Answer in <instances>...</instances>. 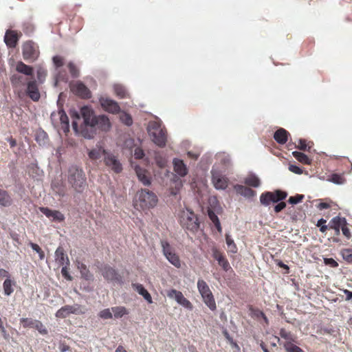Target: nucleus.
Returning <instances> with one entry per match:
<instances>
[{
  "mask_svg": "<svg viewBox=\"0 0 352 352\" xmlns=\"http://www.w3.org/2000/svg\"><path fill=\"white\" fill-rule=\"evenodd\" d=\"M80 114L83 118V122H80L79 113L74 110L70 111L72 118V127L76 134L83 136L85 138L91 139L94 135V122L97 116L94 115L93 109L87 106L80 109Z\"/></svg>",
  "mask_w": 352,
  "mask_h": 352,
  "instance_id": "f257e3e1",
  "label": "nucleus"
},
{
  "mask_svg": "<svg viewBox=\"0 0 352 352\" xmlns=\"http://www.w3.org/2000/svg\"><path fill=\"white\" fill-rule=\"evenodd\" d=\"M179 219L183 228L192 232H196L199 227L197 216L192 210L188 208L184 209L180 212Z\"/></svg>",
  "mask_w": 352,
  "mask_h": 352,
  "instance_id": "f03ea898",
  "label": "nucleus"
},
{
  "mask_svg": "<svg viewBox=\"0 0 352 352\" xmlns=\"http://www.w3.org/2000/svg\"><path fill=\"white\" fill-rule=\"evenodd\" d=\"M197 289L206 305L211 311H214L217 309L216 302L213 294L206 282L203 279H199L197 280Z\"/></svg>",
  "mask_w": 352,
  "mask_h": 352,
  "instance_id": "7ed1b4c3",
  "label": "nucleus"
},
{
  "mask_svg": "<svg viewBox=\"0 0 352 352\" xmlns=\"http://www.w3.org/2000/svg\"><path fill=\"white\" fill-rule=\"evenodd\" d=\"M148 132L155 144L159 146L165 145L166 136L160 124L157 122H151L148 126Z\"/></svg>",
  "mask_w": 352,
  "mask_h": 352,
  "instance_id": "20e7f679",
  "label": "nucleus"
},
{
  "mask_svg": "<svg viewBox=\"0 0 352 352\" xmlns=\"http://www.w3.org/2000/svg\"><path fill=\"white\" fill-rule=\"evenodd\" d=\"M137 204L142 210L155 207L157 203V196L147 190H141L137 193Z\"/></svg>",
  "mask_w": 352,
  "mask_h": 352,
  "instance_id": "39448f33",
  "label": "nucleus"
},
{
  "mask_svg": "<svg viewBox=\"0 0 352 352\" xmlns=\"http://www.w3.org/2000/svg\"><path fill=\"white\" fill-rule=\"evenodd\" d=\"M69 182L76 191H81L85 185L86 180L83 171L76 167H72L69 170Z\"/></svg>",
  "mask_w": 352,
  "mask_h": 352,
  "instance_id": "423d86ee",
  "label": "nucleus"
},
{
  "mask_svg": "<svg viewBox=\"0 0 352 352\" xmlns=\"http://www.w3.org/2000/svg\"><path fill=\"white\" fill-rule=\"evenodd\" d=\"M161 245L162 248L163 254L165 258L177 268L181 267V261L177 254L175 250L166 241H162Z\"/></svg>",
  "mask_w": 352,
  "mask_h": 352,
  "instance_id": "0eeeda50",
  "label": "nucleus"
},
{
  "mask_svg": "<svg viewBox=\"0 0 352 352\" xmlns=\"http://www.w3.org/2000/svg\"><path fill=\"white\" fill-rule=\"evenodd\" d=\"M22 54L25 60L33 63L38 58L40 52L37 44L29 41L23 43Z\"/></svg>",
  "mask_w": 352,
  "mask_h": 352,
  "instance_id": "6e6552de",
  "label": "nucleus"
},
{
  "mask_svg": "<svg viewBox=\"0 0 352 352\" xmlns=\"http://www.w3.org/2000/svg\"><path fill=\"white\" fill-rule=\"evenodd\" d=\"M287 196V193L280 190H276L273 192H266L260 196L261 204L267 206L271 203H277L284 200Z\"/></svg>",
  "mask_w": 352,
  "mask_h": 352,
  "instance_id": "1a4fd4ad",
  "label": "nucleus"
},
{
  "mask_svg": "<svg viewBox=\"0 0 352 352\" xmlns=\"http://www.w3.org/2000/svg\"><path fill=\"white\" fill-rule=\"evenodd\" d=\"M85 313V309L78 304L65 305L58 309L56 313L57 318H65L70 314L80 315Z\"/></svg>",
  "mask_w": 352,
  "mask_h": 352,
  "instance_id": "9d476101",
  "label": "nucleus"
},
{
  "mask_svg": "<svg viewBox=\"0 0 352 352\" xmlns=\"http://www.w3.org/2000/svg\"><path fill=\"white\" fill-rule=\"evenodd\" d=\"M212 182L217 190H224L228 184V179L222 174V171L217 166L212 170Z\"/></svg>",
  "mask_w": 352,
  "mask_h": 352,
  "instance_id": "9b49d317",
  "label": "nucleus"
},
{
  "mask_svg": "<svg viewBox=\"0 0 352 352\" xmlns=\"http://www.w3.org/2000/svg\"><path fill=\"white\" fill-rule=\"evenodd\" d=\"M104 162L107 167L116 173H120L122 169L120 161L111 153L107 152L104 154Z\"/></svg>",
  "mask_w": 352,
  "mask_h": 352,
  "instance_id": "f8f14e48",
  "label": "nucleus"
},
{
  "mask_svg": "<svg viewBox=\"0 0 352 352\" xmlns=\"http://www.w3.org/2000/svg\"><path fill=\"white\" fill-rule=\"evenodd\" d=\"M100 104L102 109L111 113H116L120 111V107L118 103L107 97H101L99 99Z\"/></svg>",
  "mask_w": 352,
  "mask_h": 352,
  "instance_id": "ddd939ff",
  "label": "nucleus"
},
{
  "mask_svg": "<svg viewBox=\"0 0 352 352\" xmlns=\"http://www.w3.org/2000/svg\"><path fill=\"white\" fill-rule=\"evenodd\" d=\"M40 210L52 221L62 222L65 220L64 214L58 210H51L44 207L40 208Z\"/></svg>",
  "mask_w": 352,
  "mask_h": 352,
  "instance_id": "4468645a",
  "label": "nucleus"
},
{
  "mask_svg": "<svg viewBox=\"0 0 352 352\" xmlns=\"http://www.w3.org/2000/svg\"><path fill=\"white\" fill-rule=\"evenodd\" d=\"M72 91L82 98H89L91 96L89 90L80 82H76L72 85Z\"/></svg>",
  "mask_w": 352,
  "mask_h": 352,
  "instance_id": "2eb2a0df",
  "label": "nucleus"
},
{
  "mask_svg": "<svg viewBox=\"0 0 352 352\" xmlns=\"http://www.w3.org/2000/svg\"><path fill=\"white\" fill-rule=\"evenodd\" d=\"M95 126H97L102 131H108L111 127V124L107 116L101 115L97 116L94 122V127Z\"/></svg>",
  "mask_w": 352,
  "mask_h": 352,
  "instance_id": "dca6fc26",
  "label": "nucleus"
},
{
  "mask_svg": "<svg viewBox=\"0 0 352 352\" xmlns=\"http://www.w3.org/2000/svg\"><path fill=\"white\" fill-rule=\"evenodd\" d=\"M27 94L34 101H38L40 98V93L35 80H31L27 84Z\"/></svg>",
  "mask_w": 352,
  "mask_h": 352,
  "instance_id": "f3484780",
  "label": "nucleus"
},
{
  "mask_svg": "<svg viewBox=\"0 0 352 352\" xmlns=\"http://www.w3.org/2000/svg\"><path fill=\"white\" fill-rule=\"evenodd\" d=\"M135 170L140 182L144 186H149L151 184V175L147 170L138 166H135Z\"/></svg>",
  "mask_w": 352,
  "mask_h": 352,
  "instance_id": "a211bd4d",
  "label": "nucleus"
},
{
  "mask_svg": "<svg viewBox=\"0 0 352 352\" xmlns=\"http://www.w3.org/2000/svg\"><path fill=\"white\" fill-rule=\"evenodd\" d=\"M212 256L224 271L227 272L230 269V265L228 260L219 250L217 249L213 250Z\"/></svg>",
  "mask_w": 352,
  "mask_h": 352,
  "instance_id": "6ab92c4d",
  "label": "nucleus"
},
{
  "mask_svg": "<svg viewBox=\"0 0 352 352\" xmlns=\"http://www.w3.org/2000/svg\"><path fill=\"white\" fill-rule=\"evenodd\" d=\"M175 172L181 177H184L188 173V169L182 160L179 159L173 160Z\"/></svg>",
  "mask_w": 352,
  "mask_h": 352,
  "instance_id": "aec40b11",
  "label": "nucleus"
},
{
  "mask_svg": "<svg viewBox=\"0 0 352 352\" xmlns=\"http://www.w3.org/2000/svg\"><path fill=\"white\" fill-rule=\"evenodd\" d=\"M55 260L59 265H68L69 263V258L65 254L63 248H58L55 252Z\"/></svg>",
  "mask_w": 352,
  "mask_h": 352,
  "instance_id": "412c9836",
  "label": "nucleus"
},
{
  "mask_svg": "<svg viewBox=\"0 0 352 352\" xmlns=\"http://www.w3.org/2000/svg\"><path fill=\"white\" fill-rule=\"evenodd\" d=\"M133 288L147 301L148 303L151 304L153 300L151 294L148 292L143 287L142 285L139 283L132 284Z\"/></svg>",
  "mask_w": 352,
  "mask_h": 352,
  "instance_id": "4be33fe9",
  "label": "nucleus"
},
{
  "mask_svg": "<svg viewBox=\"0 0 352 352\" xmlns=\"http://www.w3.org/2000/svg\"><path fill=\"white\" fill-rule=\"evenodd\" d=\"M18 35L14 31H7L5 35L4 41L6 45L10 47H14L18 41Z\"/></svg>",
  "mask_w": 352,
  "mask_h": 352,
  "instance_id": "5701e85b",
  "label": "nucleus"
},
{
  "mask_svg": "<svg viewBox=\"0 0 352 352\" xmlns=\"http://www.w3.org/2000/svg\"><path fill=\"white\" fill-rule=\"evenodd\" d=\"M331 227L338 233L340 230L346 224V221L345 218L335 217L331 219Z\"/></svg>",
  "mask_w": 352,
  "mask_h": 352,
  "instance_id": "b1692460",
  "label": "nucleus"
},
{
  "mask_svg": "<svg viewBox=\"0 0 352 352\" xmlns=\"http://www.w3.org/2000/svg\"><path fill=\"white\" fill-rule=\"evenodd\" d=\"M104 148L100 146H97L96 148L90 150L88 153L89 158L92 160H96L101 157L102 155L104 157V154L107 153Z\"/></svg>",
  "mask_w": 352,
  "mask_h": 352,
  "instance_id": "393cba45",
  "label": "nucleus"
},
{
  "mask_svg": "<svg viewBox=\"0 0 352 352\" xmlns=\"http://www.w3.org/2000/svg\"><path fill=\"white\" fill-rule=\"evenodd\" d=\"M287 136H288V133L284 129H279L278 130H277L275 132V133L274 135V138L275 140L278 143L281 144L286 143V142L287 141Z\"/></svg>",
  "mask_w": 352,
  "mask_h": 352,
  "instance_id": "a878e982",
  "label": "nucleus"
},
{
  "mask_svg": "<svg viewBox=\"0 0 352 352\" xmlns=\"http://www.w3.org/2000/svg\"><path fill=\"white\" fill-rule=\"evenodd\" d=\"M16 70L21 74H23L27 76H32L33 74V67L25 65L24 63L20 61L17 63L16 66Z\"/></svg>",
  "mask_w": 352,
  "mask_h": 352,
  "instance_id": "bb28decb",
  "label": "nucleus"
},
{
  "mask_svg": "<svg viewBox=\"0 0 352 352\" xmlns=\"http://www.w3.org/2000/svg\"><path fill=\"white\" fill-rule=\"evenodd\" d=\"M102 274L107 280H114L118 278L115 270L108 266H105L102 270Z\"/></svg>",
  "mask_w": 352,
  "mask_h": 352,
  "instance_id": "cd10ccee",
  "label": "nucleus"
},
{
  "mask_svg": "<svg viewBox=\"0 0 352 352\" xmlns=\"http://www.w3.org/2000/svg\"><path fill=\"white\" fill-rule=\"evenodd\" d=\"M15 282L10 279H6L3 283V294L6 296H10L14 292Z\"/></svg>",
  "mask_w": 352,
  "mask_h": 352,
  "instance_id": "c85d7f7f",
  "label": "nucleus"
},
{
  "mask_svg": "<svg viewBox=\"0 0 352 352\" xmlns=\"http://www.w3.org/2000/svg\"><path fill=\"white\" fill-rule=\"evenodd\" d=\"M52 188L53 191L59 196H63L65 192V186L60 179L54 180L52 184Z\"/></svg>",
  "mask_w": 352,
  "mask_h": 352,
  "instance_id": "c756f323",
  "label": "nucleus"
},
{
  "mask_svg": "<svg viewBox=\"0 0 352 352\" xmlns=\"http://www.w3.org/2000/svg\"><path fill=\"white\" fill-rule=\"evenodd\" d=\"M234 189L239 194L244 197H252L255 195V192L252 190L242 185H236Z\"/></svg>",
  "mask_w": 352,
  "mask_h": 352,
  "instance_id": "7c9ffc66",
  "label": "nucleus"
},
{
  "mask_svg": "<svg viewBox=\"0 0 352 352\" xmlns=\"http://www.w3.org/2000/svg\"><path fill=\"white\" fill-rule=\"evenodd\" d=\"M59 116L61 128L65 133L69 131V119L66 113L63 111H59L58 113Z\"/></svg>",
  "mask_w": 352,
  "mask_h": 352,
  "instance_id": "2f4dec72",
  "label": "nucleus"
},
{
  "mask_svg": "<svg viewBox=\"0 0 352 352\" xmlns=\"http://www.w3.org/2000/svg\"><path fill=\"white\" fill-rule=\"evenodd\" d=\"M111 309L113 313V317H114L115 318H120L129 314V311L126 309V307L123 306L113 307H111Z\"/></svg>",
  "mask_w": 352,
  "mask_h": 352,
  "instance_id": "473e14b6",
  "label": "nucleus"
},
{
  "mask_svg": "<svg viewBox=\"0 0 352 352\" xmlns=\"http://www.w3.org/2000/svg\"><path fill=\"white\" fill-rule=\"evenodd\" d=\"M245 184L254 188H258L260 186L261 182L259 178L256 175L250 174L245 179Z\"/></svg>",
  "mask_w": 352,
  "mask_h": 352,
  "instance_id": "72a5a7b5",
  "label": "nucleus"
},
{
  "mask_svg": "<svg viewBox=\"0 0 352 352\" xmlns=\"http://www.w3.org/2000/svg\"><path fill=\"white\" fill-rule=\"evenodd\" d=\"M167 296L170 298H173L179 304L181 301L185 298L183 294L175 289H170L167 292Z\"/></svg>",
  "mask_w": 352,
  "mask_h": 352,
  "instance_id": "f704fd0d",
  "label": "nucleus"
},
{
  "mask_svg": "<svg viewBox=\"0 0 352 352\" xmlns=\"http://www.w3.org/2000/svg\"><path fill=\"white\" fill-rule=\"evenodd\" d=\"M218 159L222 164V167L221 168V171L226 172V169L230 165V158L228 155L225 153H220L218 155Z\"/></svg>",
  "mask_w": 352,
  "mask_h": 352,
  "instance_id": "c9c22d12",
  "label": "nucleus"
},
{
  "mask_svg": "<svg viewBox=\"0 0 352 352\" xmlns=\"http://www.w3.org/2000/svg\"><path fill=\"white\" fill-rule=\"evenodd\" d=\"M293 156L300 162L305 164H311V160L305 154L298 152V151H294L292 153Z\"/></svg>",
  "mask_w": 352,
  "mask_h": 352,
  "instance_id": "e433bc0d",
  "label": "nucleus"
},
{
  "mask_svg": "<svg viewBox=\"0 0 352 352\" xmlns=\"http://www.w3.org/2000/svg\"><path fill=\"white\" fill-rule=\"evenodd\" d=\"M12 203V200L8 194L3 190L0 189V204L3 206H9Z\"/></svg>",
  "mask_w": 352,
  "mask_h": 352,
  "instance_id": "4c0bfd02",
  "label": "nucleus"
},
{
  "mask_svg": "<svg viewBox=\"0 0 352 352\" xmlns=\"http://www.w3.org/2000/svg\"><path fill=\"white\" fill-rule=\"evenodd\" d=\"M226 242L228 248V251L232 253H236L237 248L236 244L234 243V240L232 239L231 236L229 234H226Z\"/></svg>",
  "mask_w": 352,
  "mask_h": 352,
  "instance_id": "58836bf2",
  "label": "nucleus"
},
{
  "mask_svg": "<svg viewBox=\"0 0 352 352\" xmlns=\"http://www.w3.org/2000/svg\"><path fill=\"white\" fill-rule=\"evenodd\" d=\"M283 346L287 352H304L302 349L294 344L293 342H284Z\"/></svg>",
  "mask_w": 352,
  "mask_h": 352,
  "instance_id": "ea45409f",
  "label": "nucleus"
},
{
  "mask_svg": "<svg viewBox=\"0 0 352 352\" xmlns=\"http://www.w3.org/2000/svg\"><path fill=\"white\" fill-rule=\"evenodd\" d=\"M77 267H78V269L80 270L82 277H83L84 278H85L87 280H88L91 278V276L85 265L78 262Z\"/></svg>",
  "mask_w": 352,
  "mask_h": 352,
  "instance_id": "a19ab883",
  "label": "nucleus"
},
{
  "mask_svg": "<svg viewBox=\"0 0 352 352\" xmlns=\"http://www.w3.org/2000/svg\"><path fill=\"white\" fill-rule=\"evenodd\" d=\"M98 316L100 318L104 319V320H108V319L113 318V313H112L111 308H107V309L101 310L98 313Z\"/></svg>",
  "mask_w": 352,
  "mask_h": 352,
  "instance_id": "79ce46f5",
  "label": "nucleus"
},
{
  "mask_svg": "<svg viewBox=\"0 0 352 352\" xmlns=\"http://www.w3.org/2000/svg\"><path fill=\"white\" fill-rule=\"evenodd\" d=\"M340 254L344 261L352 263V249H344L341 251Z\"/></svg>",
  "mask_w": 352,
  "mask_h": 352,
  "instance_id": "37998d69",
  "label": "nucleus"
},
{
  "mask_svg": "<svg viewBox=\"0 0 352 352\" xmlns=\"http://www.w3.org/2000/svg\"><path fill=\"white\" fill-rule=\"evenodd\" d=\"M280 337L285 340V342H294V339L292 333L289 331H287L285 329H281L280 331Z\"/></svg>",
  "mask_w": 352,
  "mask_h": 352,
  "instance_id": "c03bdc74",
  "label": "nucleus"
},
{
  "mask_svg": "<svg viewBox=\"0 0 352 352\" xmlns=\"http://www.w3.org/2000/svg\"><path fill=\"white\" fill-rule=\"evenodd\" d=\"M114 91L116 94L121 98H125L127 95L124 87L120 85H116L114 86Z\"/></svg>",
  "mask_w": 352,
  "mask_h": 352,
  "instance_id": "a18cd8bd",
  "label": "nucleus"
},
{
  "mask_svg": "<svg viewBox=\"0 0 352 352\" xmlns=\"http://www.w3.org/2000/svg\"><path fill=\"white\" fill-rule=\"evenodd\" d=\"M120 119L123 123L128 126L131 125L133 123L131 116L125 112H122L120 114Z\"/></svg>",
  "mask_w": 352,
  "mask_h": 352,
  "instance_id": "49530a36",
  "label": "nucleus"
},
{
  "mask_svg": "<svg viewBox=\"0 0 352 352\" xmlns=\"http://www.w3.org/2000/svg\"><path fill=\"white\" fill-rule=\"evenodd\" d=\"M329 181L336 184H343L345 182L344 179L338 174L332 175Z\"/></svg>",
  "mask_w": 352,
  "mask_h": 352,
  "instance_id": "de8ad7c7",
  "label": "nucleus"
},
{
  "mask_svg": "<svg viewBox=\"0 0 352 352\" xmlns=\"http://www.w3.org/2000/svg\"><path fill=\"white\" fill-rule=\"evenodd\" d=\"M33 328L37 329L38 331L42 335H46L47 333V330L46 329L45 326L42 324L41 322L38 320H36Z\"/></svg>",
  "mask_w": 352,
  "mask_h": 352,
  "instance_id": "09e8293b",
  "label": "nucleus"
},
{
  "mask_svg": "<svg viewBox=\"0 0 352 352\" xmlns=\"http://www.w3.org/2000/svg\"><path fill=\"white\" fill-rule=\"evenodd\" d=\"M47 76V72L46 70L41 67H38V69H37V78H38V80L42 83L45 79V77Z\"/></svg>",
  "mask_w": 352,
  "mask_h": 352,
  "instance_id": "8fccbe9b",
  "label": "nucleus"
},
{
  "mask_svg": "<svg viewBox=\"0 0 352 352\" xmlns=\"http://www.w3.org/2000/svg\"><path fill=\"white\" fill-rule=\"evenodd\" d=\"M20 322L22 324V325L23 326V327H25V328H27V327L33 328L36 320H33L29 319V318H23L20 320Z\"/></svg>",
  "mask_w": 352,
  "mask_h": 352,
  "instance_id": "3c124183",
  "label": "nucleus"
},
{
  "mask_svg": "<svg viewBox=\"0 0 352 352\" xmlns=\"http://www.w3.org/2000/svg\"><path fill=\"white\" fill-rule=\"evenodd\" d=\"M155 162H156V164L158 165V166L160 168L165 167L166 166V163H167L166 159H165L158 155L155 156Z\"/></svg>",
  "mask_w": 352,
  "mask_h": 352,
  "instance_id": "603ef678",
  "label": "nucleus"
},
{
  "mask_svg": "<svg viewBox=\"0 0 352 352\" xmlns=\"http://www.w3.org/2000/svg\"><path fill=\"white\" fill-rule=\"evenodd\" d=\"M23 82V77L19 75H13L11 77V82L14 86H19Z\"/></svg>",
  "mask_w": 352,
  "mask_h": 352,
  "instance_id": "864d4df0",
  "label": "nucleus"
},
{
  "mask_svg": "<svg viewBox=\"0 0 352 352\" xmlns=\"http://www.w3.org/2000/svg\"><path fill=\"white\" fill-rule=\"evenodd\" d=\"M303 197H304V196L302 195H297L294 197H290L289 198L288 201L291 204H296L300 202L302 200Z\"/></svg>",
  "mask_w": 352,
  "mask_h": 352,
  "instance_id": "5fc2aeb1",
  "label": "nucleus"
},
{
  "mask_svg": "<svg viewBox=\"0 0 352 352\" xmlns=\"http://www.w3.org/2000/svg\"><path fill=\"white\" fill-rule=\"evenodd\" d=\"M324 263L325 265H329L332 267H336L338 266V263L332 258H324Z\"/></svg>",
  "mask_w": 352,
  "mask_h": 352,
  "instance_id": "6e6d98bb",
  "label": "nucleus"
},
{
  "mask_svg": "<svg viewBox=\"0 0 352 352\" xmlns=\"http://www.w3.org/2000/svg\"><path fill=\"white\" fill-rule=\"evenodd\" d=\"M180 305L182 307L186 308L188 310H192L193 308V306L192 303L186 298H184L181 302L179 303Z\"/></svg>",
  "mask_w": 352,
  "mask_h": 352,
  "instance_id": "4d7b16f0",
  "label": "nucleus"
},
{
  "mask_svg": "<svg viewBox=\"0 0 352 352\" xmlns=\"http://www.w3.org/2000/svg\"><path fill=\"white\" fill-rule=\"evenodd\" d=\"M61 274L63 276L68 280H72V278L69 275L68 272L67 265H64L61 270Z\"/></svg>",
  "mask_w": 352,
  "mask_h": 352,
  "instance_id": "13d9d810",
  "label": "nucleus"
},
{
  "mask_svg": "<svg viewBox=\"0 0 352 352\" xmlns=\"http://www.w3.org/2000/svg\"><path fill=\"white\" fill-rule=\"evenodd\" d=\"M208 214L210 219L212 221L213 223H215L216 222L219 221L218 217L212 210H209L208 211Z\"/></svg>",
  "mask_w": 352,
  "mask_h": 352,
  "instance_id": "bf43d9fd",
  "label": "nucleus"
},
{
  "mask_svg": "<svg viewBox=\"0 0 352 352\" xmlns=\"http://www.w3.org/2000/svg\"><path fill=\"white\" fill-rule=\"evenodd\" d=\"M289 170L291 172L296 173V174L300 175V174H302V169L296 165H292V164L289 165Z\"/></svg>",
  "mask_w": 352,
  "mask_h": 352,
  "instance_id": "052dcab7",
  "label": "nucleus"
},
{
  "mask_svg": "<svg viewBox=\"0 0 352 352\" xmlns=\"http://www.w3.org/2000/svg\"><path fill=\"white\" fill-rule=\"evenodd\" d=\"M144 151L140 148H135L134 151V156L136 159H141L144 157Z\"/></svg>",
  "mask_w": 352,
  "mask_h": 352,
  "instance_id": "680f3d73",
  "label": "nucleus"
},
{
  "mask_svg": "<svg viewBox=\"0 0 352 352\" xmlns=\"http://www.w3.org/2000/svg\"><path fill=\"white\" fill-rule=\"evenodd\" d=\"M286 207V204L285 202L280 201L278 204L274 206V211L278 213L283 210Z\"/></svg>",
  "mask_w": 352,
  "mask_h": 352,
  "instance_id": "e2e57ef3",
  "label": "nucleus"
},
{
  "mask_svg": "<svg viewBox=\"0 0 352 352\" xmlns=\"http://www.w3.org/2000/svg\"><path fill=\"white\" fill-rule=\"evenodd\" d=\"M0 278H5L6 279H10L11 276L7 270H6L4 269H0Z\"/></svg>",
  "mask_w": 352,
  "mask_h": 352,
  "instance_id": "0e129e2a",
  "label": "nucleus"
},
{
  "mask_svg": "<svg viewBox=\"0 0 352 352\" xmlns=\"http://www.w3.org/2000/svg\"><path fill=\"white\" fill-rule=\"evenodd\" d=\"M342 232L343 235H344L347 239L351 237V232L349 229L347 228L346 224L342 228Z\"/></svg>",
  "mask_w": 352,
  "mask_h": 352,
  "instance_id": "69168bd1",
  "label": "nucleus"
},
{
  "mask_svg": "<svg viewBox=\"0 0 352 352\" xmlns=\"http://www.w3.org/2000/svg\"><path fill=\"white\" fill-rule=\"evenodd\" d=\"M69 71L72 76H77L78 70H77L76 66L73 63H70L69 64Z\"/></svg>",
  "mask_w": 352,
  "mask_h": 352,
  "instance_id": "338daca9",
  "label": "nucleus"
},
{
  "mask_svg": "<svg viewBox=\"0 0 352 352\" xmlns=\"http://www.w3.org/2000/svg\"><path fill=\"white\" fill-rule=\"evenodd\" d=\"M54 63L57 66L60 67L63 65V59L60 56H56L53 58Z\"/></svg>",
  "mask_w": 352,
  "mask_h": 352,
  "instance_id": "774afa93",
  "label": "nucleus"
}]
</instances>
